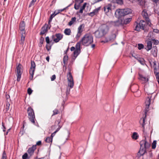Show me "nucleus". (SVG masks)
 <instances>
[{
    "mask_svg": "<svg viewBox=\"0 0 159 159\" xmlns=\"http://www.w3.org/2000/svg\"><path fill=\"white\" fill-rule=\"evenodd\" d=\"M102 1V0H95V3H97Z\"/></svg>",
    "mask_w": 159,
    "mask_h": 159,
    "instance_id": "obj_63",
    "label": "nucleus"
},
{
    "mask_svg": "<svg viewBox=\"0 0 159 159\" xmlns=\"http://www.w3.org/2000/svg\"><path fill=\"white\" fill-rule=\"evenodd\" d=\"M47 44H49L50 43V40L49 37L48 36L46 37L45 38Z\"/></svg>",
    "mask_w": 159,
    "mask_h": 159,
    "instance_id": "obj_50",
    "label": "nucleus"
},
{
    "mask_svg": "<svg viewBox=\"0 0 159 159\" xmlns=\"http://www.w3.org/2000/svg\"><path fill=\"white\" fill-rule=\"evenodd\" d=\"M152 96H150L147 97L145 102L146 107L145 110L146 111H148V110L149 106L151 103V100L152 99Z\"/></svg>",
    "mask_w": 159,
    "mask_h": 159,
    "instance_id": "obj_13",
    "label": "nucleus"
},
{
    "mask_svg": "<svg viewBox=\"0 0 159 159\" xmlns=\"http://www.w3.org/2000/svg\"><path fill=\"white\" fill-rule=\"evenodd\" d=\"M140 77L141 80L143 81L144 82H146L148 80V78L143 77V76H141Z\"/></svg>",
    "mask_w": 159,
    "mask_h": 159,
    "instance_id": "obj_32",
    "label": "nucleus"
},
{
    "mask_svg": "<svg viewBox=\"0 0 159 159\" xmlns=\"http://www.w3.org/2000/svg\"><path fill=\"white\" fill-rule=\"evenodd\" d=\"M132 56L133 57H134L135 58H136L137 60L138 59V56L136 55H132Z\"/></svg>",
    "mask_w": 159,
    "mask_h": 159,
    "instance_id": "obj_59",
    "label": "nucleus"
},
{
    "mask_svg": "<svg viewBox=\"0 0 159 159\" xmlns=\"http://www.w3.org/2000/svg\"><path fill=\"white\" fill-rule=\"evenodd\" d=\"M154 72L155 74L156 78L157 81L159 84V70L158 67H157L154 66Z\"/></svg>",
    "mask_w": 159,
    "mask_h": 159,
    "instance_id": "obj_16",
    "label": "nucleus"
},
{
    "mask_svg": "<svg viewBox=\"0 0 159 159\" xmlns=\"http://www.w3.org/2000/svg\"><path fill=\"white\" fill-rule=\"evenodd\" d=\"M131 13V11H116L115 15L118 18V20H119L122 19L123 17L124 16Z\"/></svg>",
    "mask_w": 159,
    "mask_h": 159,
    "instance_id": "obj_6",
    "label": "nucleus"
},
{
    "mask_svg": "<svg viewBox=\"0 0 159 159\" xmlns=\"http://www.w3.org/2000/svg\"><path fill=\"white\" fill-rule=\"evenodd\" d=\"M111 4H108V5L106 6L105 7V10L107 8L108 10H111Z\"/></svg>",
    "mask_w": 159,
    "mask_h": 159,
    "instance_id": "obj_40",
    "label": "nucleus"
},
{
    "mask_svg": "<svg viewBox=\"0 0 159 159\" xmlns=\"http://www.w3.org/2000/svg\"><path fill=\"white\" fill-rule=\"evenodd\" d=\"M69 132H67V134H66L64 137V138L67 140L69 136Z\"/></svg>",
    "mask_w": 159,
    "mask_h": 159,
    "instance_id": "obj_49",
    "label": "nucleus"
},
{
    "mask_svg": "<svg viewBox=\"0 0 159 159\" xmlns=\"http://www.w3.org/2000/svg\"><path fill=\"white\" fill-rule=\"evenodd\" d=\"M27 112L30 120L32 123L34 124L35 123V116L33 109L31 107H29L28 109Z\"/></svg>",
    "mask_w": 159,
    "mask_h": 159,
    "instance_id": "obj_8",
    "label": "nucleus"
},
{
    "mask_svg": "<svg viewBox=\"0 0 159 159\" xmlns=\"http://www.w3.org/2000/svg\"><path fill=\"white\" fill-rule=\"evenodd\" d=\"M84 27L83 25H80L78 28V32L82 33L83 31V30H82V27Z\"/></svg>",
    "mask_w": 159,
    "mask_h": 159,
    "instance_id": "obj_37",
    "label": "nucleus"
},
{
    "mask_svg": "<svg viewBox=\"0 0 159 159\" xmlns=\"http://www.w3.org/2000/svg\"><path fill=\"white\" fill-rule=\"evenodd\" d=\"M137 60L142 65L145 64L144 60L143 58H138Z\"/></svg>",
    "mask_w": 159,
    "mask_h": 159,
    "instance_id": "obj_36",
    "label": "nucleus"
},
{
    "mask_svg": "<svg viewBox=\"0 0 159 159\" xmlns=\"http://www.w3.org/2000/svg\"><path fill=\"white\" fill-rule=\"evenodd\" d=\"M56 79V76L55 75H53L51 78L52 81H53Z\"/></svg>",
    "mask_w": 159,
    "mask_h": 159,
    "instance_id": "obj_54",
    "label": "nucleus"
},
{
    "mask_svg": "<svg viewBox=\"0 0 159 159\" xmlns=\"http://www.w3.org/2000/svg\"><path fill=\"white\" fill-rule=\"evenodd\" d=\"M142 122H143L142 124V127L143 128V129H144V124H144V123H145V119H144V118H141V119L140 121V123L141 124V121H142Z\"/></svg>",
    "mask_w": 159,
    "mask_h": 159,
    "instance_id": "obj_41",
    "label": "nucleus"
},
{
    "mask_svg": "<svg viewBox=\"0 0 159 159\" xmlns=\"http://www.w3.org/2000/svg\"><path fill=\"white\" fill-rule=\"evenodd\" d=\"M153 31L154 32L158 33L159 32V30L157 29H154Z\"/></svg>",
    "mask_w": 159,
    "mask_h": 159,
    "instance_id": "obj_55",
    "label": "nucleus"
},
{
    "mask_svg": "<svg viewBox=\"0 0 159 159\" xmlns=\"http://www.w3.org/2000/svg\"><path fill=\"white\" fill-rule=\"evenodd\" d=\"M25 24L24 22V21H22L20 25V31L21 33L22 34H25Z\"/></svg>",
    "mask_w": 159,
    "mask_h": 159,
    "instance_id": "obj_14",
    "label": "nucleus"
},
{
    "mask_svg": "<svg viewBox=\"0 0 159 159\" xmlns=\"http://www.w3.org/2000/svg\"><path fill=\"white\" fill-rule=\"evenodd\" d=\"M30 157L29 155H28L27 153H25L22 156V158L23 159H27L29 158Z\"/></svg>",
    "mask_w": 159,
    "mask_h": 159,
    "instance_id": "obj_34",
    "label": "nucleus"
},
{
    "mask_svg": "<svg viewBox=\"0 0 159 159\" xmlns=\"http://www.w3.org/2000/svg\"><path fill=\"white\" fill-rule=\"evenodd\" d=\"M76 19V18L75 17L72 18L71 20L69 22L68 25L70 26L72 25L75 21Z\"/></svg>",
    "mask_w": 159,
    "mask_h": 159,
    "instance_id": "obj_29",
    "label": "nucleus"
},
{
    "mask_svg": "<svg viewBox=\"0 0 159 159\" xmlns=\"http://www.w3.org/2000/svg\"><path fill=\"white\" fill-rule=\"evenodd\" d=\"M98 11H94L92 12L88 13V14L91 16H92L98 13Z\"/></svg>",
    "mask_w": 159,
    "mask_h": 159,
    "instance_id": "obj_31",
    "label": "nucleus"
},
{
    "mask_svg": "<svg viewBox=\"0 0 159 159\" xmlns=\"http://www.w3.org/2000/svg\"><path fill=\"white\" fill-rule=\"evenodd\" d=\"M41 141H39L37 142L36 143V145H41Z\"/></svg>",
    "mask_w": 159,
    "mask_h": 159,
    "instance_id": "obj_56",
    "label": "nucleus"
},
{
    "mask_svg": "<svg viewBox=\"0 0 159 159\" xmlns=\"http://www.w3.org/2000/svg\"><path fill=\"white\" fill-rule=\"evenodd\" d=\"M146 19L147 24L149 26H150L151 25V23L150 20L148 18Z\"/></svg>",
    "mask_w": 159,
    "mask_h": 159,
    "instance_id": "obj_48",
    "label": "nucleus"
},
{
    "mask_svg": "<svg viewBox=\"0 0 159 159\" xmlns=\"http://www.w3.org/2000/svg\"><path fill=\"white\" fill-rule=\"evenodd\" d=\"M53 114L52 115L57 114L59 113V111L57 109H55L53 111Z\"/></svg>",
    "mask_w": 159,
    "mask_h": 159,
    "instance_id": "obj_46",
    "label": "nucleus"
},
{
    "mask_svg": "<svg viewBox=\"0 0 159 159\" xmlns=\"http://www.w3.org/2000/svg\"><path fill=\"white\" fill-rule=\"evenodd\" d=\"M157 144V141L154 140L152 143V148L153 149H154L156 148Z\"/></svg>",
    "mask_w": 159,
    "mask_h": 159,
    "instance_id": "obj_38",
    "label": "nucleus"
},
{
    "mask_svg": "<svg viewBox=\"0 0 159 159\" xmlns=\"http://www.w3.org/2000/svg\"><path fill=\"white\" fill-rule=\"evenodd\" d=\"M75 50V48L74 47H72L71 48L70 50L71 51H73Z\"/></svg>",
    "mask_w": 159,
    "mask_h": 159,
    "instance_id": "obj_58",
    "label": "nucleus"
},
{
    "mask_svg": "<svg viewBox=\"0 0 159 159\" xmlns=\"http://www.w3.org/2000/svg\"><path fill=\"white\" fill-rule=\"evenodd\" d=\"M116 32L112 34L109 37V40L112 42L113 41L116 39Z\"/></svg>",
    "mask_w": 159,
    "mask_h": 159,
    "instance_id": "obj_20",
    "label": "nucleus"
},
{
    "mask_svg": "<svg viewBox=\"0 0 159 159\" xmlns=\"http://www.w3.org/2000/svg\"><path fill=\"white\" fill-rule=\"evenodd\" d=\"M36 149V145H33L32 147L30 148L28 150V153L30 157L32 156L34 152V150Z\"/></svg>",
    "mask_w": 159,
    "mask_h": 159,
    "instance_id": "obj_15",
    "label": "nucleus"
},
{
    "mask_svg": "<svg viewBox=\"0 0 159 159\" xmlns=\"http://www.w3.org/2000/svg\"><path fill=\"white\" fill-rule=\"evenodd\" d=\"M68 60V56L66 55L64 56L63 58V62L65 65L67 64Z\"/></svg>",
    "mask_w": 159,
    "mask_h": 159,
    "instance_id": "obj_30",
    "label": "nucleus"
},
{
    "mask_svg": "<svg viewBox=\"0 0 159 159\" xmlns=\"http://www.w3.org/2000/svg\"><path fill=\"white\" fill-rule=\"evenodd\" d=\"M83 0H75L74 8L76 10L80 9L81 3L83 2Z\"/></svg>",
    "mask_w": 159,
    "mask_h": 159,
    "instance_id": "obj_12",
    "label": "nucleus"
},
{
    "mask_svg": "<svg viewBox=\"0 0 159 159\" xmlns=\"http://www.w3.org/2000/svg\"><path fill=\"white\" fill-rule=\"evenodd\" d=\"M65 34L68 35H69L71 33V30L70 29H66L64 31Z\"/></svg>",
    "mask_w": 159,
    "mask_h": 159,
    "instance_id": "obj_28",
    "label": "nucleus"
},
{
    "mask_svg": "<svg viewBox=\"0 0 159 159\" xmlns=\"http://www.w3.org/2000/svg\"><path fill=\"white\" fill-rule=\"evenodd\" d=\"M140 144L141 147L139 153L141 155H143L146 152V149L150 146V143L149 138L148 137H145L144 140L140 141Z\"/></svg>",
    "mask_w": 159,
    "mask_h": 159,
    "instance_id": "obj_1",
    "label": "nucleus"
},
{
    "mask_svg": "<svg viewBox=\"0 0 159 159\" xmlns=\"http://www.w3.org/2000/svg\"><path fill=\"white\" fill-rule=\"evenodd\" d=\"M144 21L143 20H141L139 23V26L141 28V30H144V27L145 25L143 24Z\"/></svg>",
    "mask_w": 159,
    "mask_h": 159,
    "instance_id": "obj_26",
    "label": "nucleus"
},
{
    "mask_svg": "<svg viewBox=\"0 0 159 159\" xmlns=\"http://www.w3.org/2000/svg\"><path fill=\"white\" fill-rule=\"evenodd\" d=\"M61 127L62 125L60 124V120H58L56 121L54 125L51 127V129L52 130L56 129V131L51 134L52 137H53L55 136L56 133L60 130Z\"/></svg>",
    "mask_w": 159,
    "mask_h": 159,
    "instance_id": "obj_5",
    "label": "nucleus"
},
{
    "mask_svg": "<svg viewBox=\"0 0 159 159\" xmlns=\"http://www.w3.org/2000/svg\"><path fill=\"white\" fill-rule=\"evenodd\" d=\"M152 41L156 45L157 44L159 43V42L158 40H155V39L152 40Z\"/></svg>",
    "mask_w": 159,
    "mask_h": 159,
    "instance_id": "obj_52",
    "label": "nucleus"
},
{
    "mask_svg": "<svg viewBox=\"0 0 159 159\" xmlns=\"http://www.w3.org/2000/svg\"><path fill=\"white\" fill-rule=\"evenodd\" d=\"M152 48V43L151 41H148L147 42L146 50L147 51L150 50Z\"/></svg>",
    "mask_w": 159,
    "mask_h": 159,
    "instance_id": "obj_23",
    "label": "nucleus"
},
{
    "mask_svg": "<svg viewBox=\"0 0 159 159\" xmlns=\"http://www.w3.org/2000/svg\"><path fill=\"white\" fill-rule=\"evenodd\" d=\"M144 46L142 44H138V48L139 50H141L143 48Z\"/></svg>",
    "mask_w": 159,
    "mask_h": 159,
    "instance_id": "obj_43",
    "label": "nucleus"
},
{
    "mask_svg": "<svg viewBox=\"0 0 159 159\" xmlns=\"http://www.w3.org/2000/svg\"><path fill=\"white\" fill-rule=\"evenodd\" d=\"M81 33L78 32L75 38L77 39L78 40L80 37L81 36Z\"/></svg>",
    "mask_w": 159,
    "mask_h": 159,
    "instance_id": "obj_44",
    "label": "nucleus"
},
{
    "mask_svg": "<svg viewBox=\"0 0 159 159\" xmlns=\"http://www.w3.org/2000/svg\"><path fill=\"white\" fill-rule=\"evenodd\" d=\"M28 91V93L30 95L31 94L32 90L30 88H29L27 90Z\"/></svg>",
    "mask_w": 159,
    "mask_h": 159,
    "instance_id": "obj_51",
    "label": "nucleus"
},
{
    "mask_svg": "<svg viewBox=\"0 0 159 159\" xmlns=\"http://www.w3.org/2000/svg\"><path fill=\"white\" fill-rule=\"evenodd\" d=\"M52 38L54 42L57 43L62 38V35L60 34H56L55 35H52Z\"/></svg>",
    "mask_w": 159,
    "mask_h": 159,
    "instance_id": "obj_11",
    "label": "nucleus"
},
{
    "mask_svg": "<svg viewBox=\"0 0 159 159\" xmlns=\"http://www.w3.org/2000/svg\"><path fill=\"white\" fill-rule=\"evenodd\" d=\"M153 2L157 3L158 2V0H152Z\"/></svg>",
    "mask_w": 159,
    "mask_h": 159,
    "instance_id": "obj_64",
    "label": "nucleus"
},
{
    "mask_svg": "<svg viewBox=\"0 0 159 159\" xmlns=\"http://www.w3.org/2000/svg\"><path fill=\"white\" fill-rule=\"evenodd\" d=\"M80 42H78L76 45V49L74 52V56L76 58L80 52Z\"/></svg>",
    "mask_w": 159,
    "mask_h": 159,
    "instance_id": "obj_10",
    "label": "nucleus"
},
{
    "mask_svg": "<svg viewBox=\"0 0 159 159\" xmlns=\"http://www.w3.org/2000/svg\"><path fill=\"white\" fill-rule=\"evenodd\" d=\"M68 85L70 88H72L74 85V81L71 73L69 72L67 75Z\"/></svg>",
    "mask_w": 159,
    "mask_h": 159,
    "instance_id": "obj_7",
    "label": "nucleus"
},
{
    "mask_svg": "<svg viewBox=\"0 0 159 159\" xmlns=\"http://www.w3.org/2000/svg\"><path fill=\"white\" fill-rule=\"evenodd\" d=\"M71 5V4H70L68 6L66 7L65 8H64L63 9H61V10H66V9H67V8H68V7L70 6Z\"/></svg>",
    "mask_w": 159,
    "mask_h": 159,
    "instance_id": "obj_61",
    "label": "nucleus"
},
{
    "mask_svg": "<svg viewBox=\"0 0 159 159\" xmlns=\"http://www.w3.org/2000/svg\"><path fill=\"white\" fill-rule=\"evenodd\" d=\"M36 0H32L30 2V5H29V7H31L32 6L34 5L35 2H36Z\"/></svg>",
    "mask_w": 159,
    "mask_h": 159,
    "instance_id": "obj_42",
    "label": "nucleus"
},
{
    "mask_svg": "<svg viewBox=\"0 0 159 159\" xmlns=\"http://www.w3.org/2000/svg\"><path fill=\"white\" fill-rule=\"evenodd\" d=\"M1 159H6V155L4 152L2 153Z\"/></svg>",
    "mask_w": 159,
    "mask_h": 159,
    "instance_id": "obj_47",
    "label": "nucleus"
},
{
    "mask_svg": "<svg viewBox=\"0 0 159 159\" xmlns=\"http://www.w3.org/2000/svg\"><path fill=\"white\" fill-rule=\"evenodd\" d=\"M142 14L143 17L146 19L148 18L149 16L150 15L149 13V11H143Z\"/></svg>",
    "mask_w": 159,
    "mask_h": 159,
    "instance_id": "obj_17",
    "label": "nucleus"
},
{
    "mask_svg": "<svg viewBox=\"0 0 159 159\" xmlns=\"http://www.w3.org/2000/svg\"><path fill=\"white\" fill-rule=\"evenodd\" d=\"M35 70V69L30 68V74L32 78H33Z\"/></svg>",
    "mask_w": 159,
    "mask_h": 159,
    "instance_id": "obj_33",
    "label": "nucleus"
},
{
    "mask_svg": "<svg viewBox=\"0 0 159 159\" xmlns=\"http://www.w3.org/2000/svg\"><path fill=\"white\" fill-rule=\"evenodd\" d=\"M157 51L156 47H153L151 50V53L154 57H155L157 56Z\"/></svg>",
    "mask_w": 159,
    "mask_h": 159,
    "instance_id": "obj_21",
    "label": "nucleus"
},
{
    "mask_svg": "<svg viewBox=\"0 0 159 159\" xmlns=\"http://www.w3.org/2000/svg\"><path fill=\"white\" fill-rule=\"evenodd\" d=\"M111 2L113 3H116L120 5L123 4V0H112Z\"/></svg>",
    "mask_w": 159,
    "mask_h": 159,
    "instance_id": "obj_25",
    "label": "nucleus"
},
{
    "mask_svg": "<svg viewBox=\"0 0 159 159\" xmlns=\"http://www.w3.org/2000/svg\"><path fill=\"white\" fill-rule=\"evenodd\" d=\"M46 59L48 62H49V56L47 57L46 58Z\"/></svg>",
    "mask_w": 159,
    "mask_h": 159,
    "instance_id": "obj_62",
    "label": "nucleus"
},
{
    "mask_svg": "<svg viewBox=\"0 0 159 159\" xmlns=\"http://www.w3.org/2000/svg\"><path fill=\"white\" fill-rule=\"evenodd\" d=\"M131 20V18H128L125 20L122 19H119L116 21L112 22V24L114 25L118 26L122 24H127L129 23Z\"/></svg>",
    "mask_w": 159,
    "mask_h": 159,
    "instance_id": "obj_4",
    "label": "nucleus"
},
{
    "mask_svg": "<svg viewBox=\"0 0 159 159\" xmlns=\"http://www.w3.org/2000/svg\"><path fill=\"white\" fill-rule=\"evenodd\" d=\"M139 137V135L136 132L133 133L132 135H131L132 138L134 140L137 139Z\"/></svg>",
    "mask_w": 159,
    "mask_h": 159,
    "instance_id": "obj_22",
    "label": "nucleus"
},
{
    "mask_svg": "<svg viewBox=\"0 0 159 159\" xmlns=\"http://www.w3.org/2000/svg\"><path fill=\"white\" fill-rule=\"evenodd\" d=\"M141 29L140 27L139 26V24H138L135 27V30L139 31Z\"/></svg>",
    "mask_w": 159,
    "mask_h": 159,
    "instance_id": "obj_45",
    "label": "nucleus"
},
{
    "mask_svg": "<svg viewBox=\"0 0 159 159\" xmlns=\"http://www.w3.org/2000/svg\"><path fill=\"white\" fill-rule=\"evenodd\" d=\"M81 42L83 45L88 46L93 43V37L91 34H87L82 38Z\"/></svg>",
    "mask_w": 159,
    "mask_h": 159,
    "instance_id": "obj_2",
    "label": "nucleus"
},
{
    "mask_svg": "<svg viewBox=\"0 0 159 159\" xmlns=\"http://www.w3.org/2000/svg\"><path fill=\"white\" fill-rule=\"evenodd\" d=\"M53 137H52L51 135L50 137H47L45 139V141L48 143H52V141Z\"/></svg>",
    "mask_w": 159,
    "mask_h": 159,
    "instance_id": "obj_27",
    "label": "nucleus"
},
{
    "mask_svg": "<svg viewBox=\"0 0 159 159\" xmlns=\"http://www.w3.org/2000/svg\"><path fill=\"white\" fill-rule=\"evenodd\" d=\"M21 34V36L20 37V44L22 46H23L24 42L25 41V34Z\"/></svg>",
    "mask_w": 159,
    "mask_h": 159,
    "instance_id": "obj_18",
    "label": "nucleus"
},
{
    "mask_svg": "<svg viewBox=\"0 0 159 159\" xmlns=\"http://www.w3.org/2000/svg\"><path fill=\"white\" fill-rule=\"evenodd\" d=\"M10 106V104L9 103H7L6 104L7 107L6 108L7 110H8L9 109V107Z\"/></svg>",
    "mask_w": 159,
    "mask_h": 159,
    "instance_id": "obj_53",
    "label": "nucleus"
},
{
    "mask_svg": "<svg viewBox=\"0 0 159 159\" xmlns=\"http://www.w3.org/2000/svg\"><path fill=\"white\" fill-rule=\"evenodd\" d=\"M22 66L21 64H19L18 66L16 68L17 80L19 81L21 78V75L22 72V69L21 68Z\"/></svg>",
    "mask_w": 159,
    "mask_h": 159,
    "instance_id": "obj_9",
    "label": "nucleus"
},
{
    "mask_svg": "<svg viewBox=\"0 0 159 159\" xmlns=\"http://www.w3.org/2000/svg\"><path fill=\"white\" fill-rule=\"evenodd\" d=\"M83 12V11H79V12H78L77 13L78 14H79V15H80V14H81Z\"/></svg>",
    "mask_w": 159,
    "mask_h": 159,
    "instance_id": "obj_60",
    "label": "nucleus"
},
{
    "mask_svg": "<svg viewBox=\"0 0 159 159\" xmlns=\"http://www.w3.org/2000/svg\"><path fill=\"white\" fill-rule=\"evenodd\" d=\"M107 26L103 25L99 27L98 30L95 32V35L96 38H100L105 34L108 30Z\"/></svg>",
    "mask_w": 159,
    "mask_h": 159,
    "instance_id": "obj_3",
    "label": "nucleus"
},
{
    "mask_svg": "<svg viewBox=\"0 0 159 159\" xmlns=\"http://www.w3.org/2000/svg\"><path fill=\"white\" fill-rule=\"evenodd\" d=\"M60 12L59 11L56 12L55 11L53 14H52L51 15L49 19V23L51 21L52 18L54 17L56 15L60 13Z\"/></svg>",
    "mask_w": 159,
    "mask_h": 159,
    "instance_id": "obj_24",
    "label": "nucleus"
},
{
    "mask_svg": "<svg viewBox=\"0 0 159 159\" xmlns=\"http://www.w3.org/2000/svg\"><path fill=\"white\" fill-rule=\"evenodd\" d=\"M35 62L34 61H31L30 68L35 69Z\"/></svg>",
    "mask_w": 159,
    "mask_h": 159,
    "instance_id": "obj_39",
    "label": "nucleus"
},
{
    "mask_svg": "<svg viewBox=\"0 0 159 159\" xmlns=\"http://www.w3.org/2000/svg\"><path fill=\"white\" fill-rule=\"evenodd\" d=\"M87 5H89V4L87 3H84L82 6H81L80 8V10H84V9Z\"/></svg>",
    "mask_w": 159,
    "mask_h": 159,
    "instance_id": "obj_35",
    "label": "nucleus"
},
{
    "mask_svg": "<svg viewBox=\"0 0 159 159\" xmlns=\"http://www.w3.org/2000/svg\"><path fill=\"white\" fill-rule=\"evenodd\" d=\"M155 13L158 15H159V11H154Z\"/></svg>",
    "mask_w": 159,
    "mask_h": 159,
    "instance_id": "obj_57",
    "label": "nucleus"
},
{
    "mask_svg": "<svg viewBox=\"0 0 159 159\" xmlns=\"http://www.w3.org/2000/svg\"><path fill=\"white\" fill-rule=\"evenodd\" d=\"M48 25H45L43 26L41 29V31L40 33V34L41 35H43L45 33H46L48 31Z\"/></svg>",
    "mask_w": 159,
    "mask_h": 159,
    "instance_id": "obj_19",
    "label": "nucleus"
}]
</instances>
